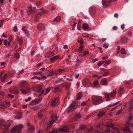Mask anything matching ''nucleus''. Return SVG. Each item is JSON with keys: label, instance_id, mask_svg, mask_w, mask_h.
<instances>
[{"label": "nucleus", "instance_id": "obj_29", "mask_svg": "<svg viewBox=\"0 0 133 133\" xmlns=\"http://www.w3.org/2000/svg\"><path fill=\"white\" fill-rule=\"evenodd\" d=\"M116 93V92L115 90H114L113 91L111 92L110 96L111 97H112L114 96Z\"/></svg>", "mask_w": 133, "mask_h": 133}, {"label": "nucleus", "instance_id": "obj_61", "mask_svg": "<svg viewBox=\"0 0 133 133\" xmlns=\"http://www.w3.org/2000/svg\"><path fill=\"white\" fill-rule=\"evenodd\" d=\"M41 4V2L40 1H38L37 2V6H39Z\"/></svg>", "mask_w": 133, "mask_h": 133}, {"label": "nucleus", "instance_id": "obj_35", "mask_svg": "<svg viewBox=\"0 0 133 133\" xmlns=\"http://www.w3.org/2000/svg\"><path fill=\"white\" fill-rule=\"evenodd\" d=\"M121 53L122 54H125L126 53V52L124 49L123 48L121 49Z\"/></svg>", "mask_w": 133, "mask_h": 133}, {"label": "nucleus", "instance_id": "obj_21", "mask_svg": "<svg viewBox=\"0 0 133 133\" xmlns=\"http://www.w3.org/2000/svg\"><path fill=\"white\" fill-rule=\"evenodd\" d=\"M83 96L82 94L80 92H79L77 95L76 99L77 100L80 99Z\"/></svg>", "mask_w": 133, "mask_h": 133}, {"label": "nucleus", "instance_id": "obj_25", "mask_svg": "<svg viewBox=\"0 0 133 133\" xmlns=\"http://www.w3.org/2000/svg\"><path fill=\"white\" fill-rule=\"evenodd\" d=\"M34 75H39L40 76H42V73L41 72H34L33 73Z\"/></svg>", "mask_w": 133, "mask_h": 133}, {"label": "nucleus", "instance_id": "obj_28", "mask_svg": "<svg viewBox=\"0 0 133 133\" xmlns=\"http://www.w3.org/2000/svg\"><path fill=\"white\" fill-rule=\"evenodd\" d=\"M83 47L81 45L79 47V48L78 49V51L80 53H81L83 51Z\"/></svg>", "mask_w": 133, "mask_h": 133}, {"label": "nucleus", "instance_id": "obj_33", "mask_svg": "<svg viewBox=\"0 0 133 133\" xmlns=\"http://www.w3.org/2000/svg\"><path fill=\"white\" fill-rule=\"evenodd\" d=\"M104 62L102 61H101L99 62L97 64V65L98 66H100L102 65V64H104Z\"/></svg>", "mask_w": 133, "mask_h": 133}, {"label": "nucleus", "instance_id": "obj_1", "mask_svg": "<svg viewBox=\"0 0 133 133\" xmlns=\"http://www.w3.org/2000/svg\"><path fill=\"white\" fill-rule=\"evenodd\" d=\"M102 101V97L101 96H97L93 99V102L95 105L100 104Z\"/></svg>", "mask_w": 133, "mask_h": 133}, {"label": "nucleus", "instance_id": "obj_31", "mask_svg": "<svg viewBox=\"0 0 133 133\" xmlns=\"http://www.w3.org/2000/svg\"><path fill=\"white\" fill-rule=\"evenodd\" d=\"M83 29H88L89 28V27L88 25L87 24H84L83 25Z\"/></svg>", "mask_w": 133, "mask_h": 133}, {"label": "nucleus", "instance_id": "obj_19", "mask_svg": "<svg viewBox=\"0 0 133 133\" xmlns=\"http://www.w3.org/2000/svg\"><path fill=\"white\" fill-rule=\"evenodd\" d=\"M59 84L60 86L59 87V88L61 87V86L63 84L62 86H63L65 84V83L62 80H59ZM61 90V89L59 88V91H60Z\"/></svg>", "mask_w": 133, "mask_h": 133}, {"label": "nucleus", "instance_id": "obj_40", "mask_svg": "<svg viewBox=\"0 0 133 133\" xmlns=\"http://www.w3.org/2000/svg\"><path fill=\"white\" fill-rule=\"evenodd\" d=\"M119 102H119H116L114 104H110V105H109V107H110V106H114V105H116V104H118Z\"/></svg>", "mask_w": 133, "mask_h": 133}, {"label": "nucleus", "instance_id": "obj_62", "mask_svg": "<svg viewBox=\"0 0 133 133\" xmlns=\"http://www.w3.org/2000/svg\"><path fill=\"white\" fill-rule=\"evenodd\" d=\"M129 108L131 109H133V104H130Z\"/></svg>", "mask_w": 133, "mask_h": 133}, {"label": "nucleus", "instance_id": "obj_24", "mask_svg": "<svg viewBox=\"0 0 133 133\" xmlns=\"http://www.w3.org/2000/svg\"><path fill=\"white\" fill-rule=\"evenodd\" d=\"M49 133H58V130L56 128H54L52 131H50Z\"/></svg>", "mask_w": 133, "mask_h": 133}, {"label": "nucleus", "instance_id": "obj_34", "mask_svg": "<svg viewBox=\"0 0 133 133\" xmlns=\"http://www.w3.org/2000/svg\"><path fill=\"white\" fill-rule=\"evenodd\" d=\"M104 62L105 64H109L111 62V61L110 60L108 59L105 61Z\"/></svg>", "mask_w": 133, "mask_h": 133}, {"label": "nucleus", "instance_id": "obj_37", "mask_svg": "<svg viewBox=\"0 0 133 133\" xmlns=\"http://www.w3.org/2000/svg\"><path fill=\"white\" fill-rule=\"evenodd\" d=\"M42 14L41 12H38L37 14L36 15V17L37 18H39V17L41 16Z\"/></svg>", "mask_w": 133, "mask_h": 133}, {"label": "nucleus", "instance_id": "obj_30", "mask_svg": "<svg viewBox=\"0 0 133 133\" xmlns=\"http://www.w3.org/2000/svg\"><path fill=\"white\" fill-rule=\"evenodd\" d=\"M21 92L24 94H27V91L26 90L23 89H21Z\"/></svg>", "mask_w": 133, "mask_h": 133}, {"label": "nucleus", "instance_id": "obj_5", "mask_svg": "<svg viewBox=\"0 0 133 133\" xmlns=\"http://www.w3.org/2000/svg\"><path fill=\"white\" fill-rule=\"evenodd\" d=\"M96 8L94 7H91L89 10V13L91 15H93L95 14L96 11Z\"/></svg>", "mask_w": 133, "mask_h": 133}, {"label": "nucleus", "instance_id": "obj_9", "mask_svg": "<svg viewBox=\"0 0 133 133\" xmlns=\"http://www.w3.org/2000/svg\"><path fill=\"white\" fill-rule=\"evenodd\" d=\"M129 39L125 37H122L120 39L119 42L121 43H125L128 41Z\"/></svg>", "mask_w": 133, "mask_h": 133}, {"label": "nucleus", "instance_id": "obj_12", "mask_svg": "<svg viewBox=\"0 0 133 133\" xmlns=\"http://www.w3.org/2000/svg\"><path fill=\"white\" fill-rule=\"evenodd\" d=\"M58 101V99L57 98H56L51 104V105L53 107H54L57 105V102Z\"/></svg>", "mask_w": 133, "mask_h": 133}, {"label": "nucleus", "instance_id": "obj_17", "mask_svg": "<svg viewBox=\"0 0 133 133\" xmlns=\"http://www.w3.org/2000/svg\"><path fill=\"white\" fill-rule=\"evenodd\" d=\"M107 81L105 78L102 79L101 81V83L103 85H107Z\"/></svg>", "mask_w": 133, "mask_h": 133}, {"label": "nucleus", "instance_id": "obj_49", "mask_svg": "<svg viewBox=\"0 0 133 133\" xmlns=\"http://www.w3.org/2000/svg\"><path fill=\"white\" fill-rule=\"evenodd\" d=\"M84 37L86 38H88L89 36V35L88 34H85L84 35Z\"/></svg>", "mask_w": 133, "mask_h": 133}, {"label": "nucleus", "instance_id": "obj_2", "mask_svg": "<svg viewBox=\"0 0 133 133\" xmlns=\"http://www.w3.org/2000/svg\"><path fill=\"white\" fill-rule=\"evenodd\" d=\"M32 89L34 91L40 92L41 94H42L44 92L43 90H42V87L39 85H37L33 87Z\"/></svg>", "mask_w": 133, "mask_h": 133}, {"label": "nucleus", "instance_id": "obj_52", "mask_svg": "<svg viewBox=\"0 0 133 133\" xmlns=\"http://www.w3.org/2000/svg\"><path fill=\"white\" fill-rule=\"evenodd\" d=\"M98 84V82L97 81H96L94 82V84L96 85H97Z\"/></svg>", "mask_w": 133, "mask_h": 133}, {"label": "nucleus", "instance_id": "obj_47", "mask_svg": "<svg viewBox=\"0 0 133 133\" xmlns=\"http://www.w3.org/2000/svg\"><path fill=\"white\" fill-rule=\"evenodd\" d=\"M64 71V70L62 69H59V73L63 72Z\"/></svg>", "mask_w": 133, "mask_h": 133}, {"label": "nucleus", "instance_id": "obj_39", "mask_svg": "<svg viewBox=\"0 0 133 133\" xmlns=\"http://www.w3.org/2000/svg\"><path fill=\"white\" fill-rule=\"evenodd\" d=\"M104 95L105 97L107 98L108 99H109L110 97V95L109 96V95L108 94H105Z\"/></svg>", "mask_w": 133, "mask_h": 133}, {"label": "nucleus", "instance_id": "obj_32", "mask_svg": "<svg viewBox=\"0 0 133 133\" xmlns=\"http://www.w3.org/2000/svg\"><path fill=\"white\" fill-rule=\"evenodd\" d=\"M124 92V89L123 88H121L119 89V93L121 94H122Z\"/></svg>", "mask_w": 133, "mask_h": 133}, {"label": "nucleus", "instance_id": "obj_22", "mask_svg": "<svg viewBox=\"0 0 133 133\" xmlns=\"http://www.w3.org/2000/svg\"><path fill=\"white\" fill-rule=\"evenodd\" d=\"M113 126V124H111V125H107V128L105 130V132H109L110 131V127H112Z\"/></svg>", "mask_w": 133, "mask_h": 133}, {"label": "nucleus", "instance_id": "obj_48", "mask_svg": "<svg viewBox=\"0 0 133 133\" xmlns=\"http://www.w3.org/2000/svg\"><path fill=\"white\" fill-rule=\"evenodd\" d=\"M5 103L6 105L8 107H9L10 106V103L9 102L6 101Z\"/></svg>", "mask_w": 133, "mask_h": 133}, {"label": "nucleus", "instance_id": "obj_18", "mask_svg": "<svg viewBox=\"0 0 133 133\" xmlns=\"http://www.w3.org/2000/svg\"><path fill=\"white\" fill-rule=\"evenodd\" d=\"M123 130L124 132H131V130L129 127L127 126L126 125H125L123 128Z\"/></svg>", "mask_w": 133, "mask_h": 133}, {"label": "nucleus", "instance_id": "obj_27", "mask_svg": "<svg viewBox=\"0 0 133 133\" xmlns=\"http://www.w3.org/2000/svg\"><path fill=\"white\" fill-rule=\"evenodd\" d=\"M81 117V115L79 114H76L75 116V117L77 119H79Z\"/></svg>", "mask_w": 133, "mask_h": 133}, {"label": "nucleus", "instance_id": "obj_8", "mask_svg": "<svg viewBox=\"0 0 133 133\" xmlns=\"http://www.w3.org/2000/svg\"><path fill=\"white\" fill-rule=\"evenodd\" d=\"M16 40L19 45H21L23 43V40L22 37L17 36L16 37Z\"/></svg>", "mask_w": 133, "mask_h": 133}, {"label": "nucleus", "instance_id": "obj_38", "mask_svg": "<svg viewBox=\"0 0 133 133\" xmlns=\"http://www.w3.org/2000/svg\"><path fill=\"white\" fill-rule=\"evenodd\" d=\"M20 55L18 53H17L14 55V57L15 58H18L19 57Z\"/></svg>", "mask_w": 133, "mask_h": 133}, {"label": "nucleus", "instance_id": "obj_14", "mask_svg": "<svg viewBox=\"0 0 133 133\" xmlns=\"http://www.w3.org/2000/svg\"><path fill=\"white\" fill-rule=\"evenodd\" d=\"M10 76L9 74L7 73L5 74L3 77L1 78V81L2 82H4L6 81V79L9 76Z\"/></svg>", "mask_w": 133, "mask_h": 133}, {"label": "nucleus", "instance_id": "obj_4", "mask_svg": "<svg viewBox=\"0 0 133 133\" xmlns=\"http://www.w3.org/2000/svg\"><path fill=\"white\" fill-rule=\"evenodd\" d=\"M23 128V126L21 125H20L13 128L11 130V132L12 133H14L16 131L21 130Z\"/></svg>", "mask_w": 133, "mask_h": 133}, {"label": "nucleus", "instance_id": "obj_15", "mask_svg": "<svg viewBox=\"0 0 133 133\" xmlns=\"http://www.w3.org/2000/svg\"><path fill=\"white\" fill-rule=\"evenodd\" d=\"M108 2H107L106 0H103L102 4L104 7H108L109 6Z\"/></svg>", "mask_w": 133, "mask_h": 133}, {"label": "nucleus", "instance_id": "obj_23", "mask_svg": "<svg viewBox=\"0 0 133 133\" xmlns=\"http://www.w3.org/2000/svg\"><path fill=\"white\" fill-rule=\"evenodd\" d=\"M105 113L104 112L101 111L99 112L98 114L97 115V116L98 117H101Z\"/></svg>", "mask_w": 133, "mask_h": 133}, {"label": "nucleus", "instance_id": "obj_57", "mask_svg": "<svg viewBox=\"0 0 133 133\" xmlns=\"http://www.w3.org/2000/svg\"><path fill=\"white\" fill-rule=\"evenodd\" d=\"M76 86H77V88H78L79 87H80V83L79 82H77L76 84Z\"/></svg>", "mask_w": 133, "mask_h": 133}, {"label": "nucleus", "instance_id": "obj_46", "mask_svg": "<svg viewBox=\"0 0 133 133\" xmlns=\"http://www.w3.org/2000/svg\"><path fill=\"white\" fill-rule=\"evenodd\" d=\"M132 116L131 115H130L128 119V121H130L132 119Z\"/></svg>", "mask_w": 133, "mask_h": 133}, {"label": "nucleus", "instance_id": "obj_6", "mask_svg": "<svg viewBox=\"0 0 133 133\" xmlns=\"http://www.w3.org/2000/svg\"><path fill=\"white\" fill-rule=\"evenodd\" d=\"M57 118V117L56 115H54L52 116V119L50 121L49 123V125L50 127L52 124L53 123H55L56 121Z\"/></svg>", "mask_w": 133, "mask_h": 133}, {"label": "nucleus", "instance_id": "obj_7", "mask_svg": "<svg viewBox=\"0 0 133 133\" xmlns=\"http://www.w3.org/2000/svg\"><path fill=\"white\" fill-rule=\"evenodd\" d=\"M28 84V83L27 82L22 81L20 83L19 87L21 88H24Z\"/></svg>", "mask_w": 133, "mask_h": 133}, {"label": "nucleus", "instance_id": "obj_45", "mask_svg": "<svg viewBox=\"0 0 133 133\" xmlns=\"http://www.w3.org/2000/svg\"><path fill=\"white\" fill-rule=\"evenodd\" d=\"M109 45L107 44H104L103 45V47H104L105 48H108V47Z\"/></svg>", "mask_w": 133, "mask_h": 133}, {"label": "nucleus", "instance_id": "obj_26", "mask_svg": "<svg viewBox=\"0 0 133 133\" xmlns=\"http://www.w3.org/2000/svg\"><path fill=\"white\" fill-rule=\"evenodd\" d=\"M9 92L12 94H17L18 93V91L17 90H16L15 91H14V90L13 89H11L9 90Z\"/></svg>", "mask_w": 133, "mask_h": 133}, {"label": "nucleus", "instance_id": "obj_41", "mask_svg": "<svg viewBox=\"0 0 133 133\" xmlns=\"http://www.w3.org/2000/svg\"><path fill=\"white\" fill-rule=\"evenodd\" d=\"M31 79H38L39 80H40L41 79L39 77H37V76H34L32 78H31Z\"/></svg>", "mask_w": 133, "mask_h": 133}, {"label": "nucleus", "instance_id": "obj_20", "mask_svg": "<svg viewBox=\"0 0 133 133\" xmlns=\"http://www.w3.org/2000/svg\"><path fill=\"white\" fill-rule=\"evenodd\" d=\"M58 58V57L57 56H56L50 58V60L51 62H53L57 59Z\"/></svg>", "mask_w": 133, "mask_h": 133}, {"label": "nucleus", "instance_id": "obj_56", "mask_svg": "<svg viewBox=\"0 0 133 133\" xmlns=\"http://www.w3.org/2000/svg\"><path fill=\"white\" fill-rule=\"evenodd\" d=\"M125 25L124 24H122L121 25V28L123 30L124 29Z\"/></svg>", "mask_w": 133, "mask_h": 133}, {"label": "nucleus", "instance_id": "obj_10", "mask_svg": "<svg viewBox=\"0 0 133 133\" xmlns=\"http://www.w3.org/2000/svg\"><path fill=\"white\" fill-rule=\"evenodd\" d=\"M75 104V103L74 102L71 103L70 106V109L69 110V111H72L75 109L76 108Z\"/></svg>", "mask_w": 133, "mask_h": 133}, {"label": "nucleus", "instance_id": "obj_36", "mask_svg": "<svg viewBox=\"0 0 133 133\" xmlns=\"http://www.w3.org/2000/svg\"><path fill=\"white\" fill-rule=\"evenodd\" d=\"M78 42L81 44H82L83 43V40L82 38H80L78 40Z\"/></svg>", "mask_w": 133, "mask_h": 133}, {"label": "nucleus", "instance_id": "obj_44", "mask_svg": "<svg viewBox=\"0 0 133 133\" xmlns=\"http://www.w3.org/2000/svg\"><path fill=\"white\" fill-rule=\"evenodd\" d=\"M4 122V121L3 120H1L0 121V128L1 127V125H3V123Z\"/></svg>", "mask_w": 133, "mask_h": 133}, {"label": "nucleus", "instance_id": "obj_60", "mask_svg": "<svg viewBox=\"0 0 133 133\" xmlns=\"http://www.w3.org/2000/svg\"><path fill=\"white\" fill-rule=\"evenodd\" d=\"M31 99V97H28V99H25V101H26V102H27L28 101H29Z\"/></svg>", "mask_w": 133, "mask_h": 133}, {"label": "nucleus", "instance_id": "obj_50", "mask_svg": "<svg viewBox=\"0 0 133 133\" xmlns=\"http://www.w3.org/2000/svg\"><path fill=\"white\" fill-rule=\"evenodd\" d=\"M50 89L49 88H48L46 90H45V93H46V94H44V95L48 93L50 91Z\"/></svg>", "mask_w": 133, "mask_h": 133}, {"label": "nucleus", "instance_id": "obj_42", "mask_svg": "<svg viewBox=\"0 0 133 133\" xmlns=\"http://www.w3.org/2000/svg\"><path fill=\"white\" fill-rule=\"evenodd\" d=\"M89 53V52L87 51H86L84 52L83 55L84 56H85L87 55Z\"/></svg>", "mask_w": 133, "mask_h": 133}, {"label": "nucleus", "instance_id": "obj_16", "mask_svg": "<svg viewBox=\"0 0 133 133\" xmlns=\"http://www.w3.org/2000/svg\"><path fill=\"white\" fill-rule=\"evenodd\" d=\"M60 131L64 133L67 132L69 131V129L66 127L63 128L61 129H59V131Z\"/></svg>", "mask_w": 133, "mask_h": 133}, {"label": "nucleus", "instance_id": "obj_64", "mask_svg": "<svg viewBox=\"0 0 133 133\" xmlns=\"http://www.w3.org/2000/svg\"><path fill=\"white\" fill-rule=\"evenodd\" d=\"M30 130H31V131H33L34 130V128L33 126H32L31 127L30 129Z\"/></svg>", "mask_w": 133, "mask_h": 133}, {"label": "nucleus", "instance_id": "obj_11", "mask_svg": "<svg viewBox=\"0 0 133 133\" xmlns=\"http://www.w3.org/2000/svg\"><path fill=\"white\" fill-rule=\"evenodd\" d=\"M44 28V25L42 24H40L37 26V28L39 31H43Z\"/></svg>", "mask_w": 133, "mask_h": 133}, {"label": "nucleus", "instance_id": "obj_55", "mask_svg": "<svg viewBox=\"0 0 133 133\" xmlns=\"http://www.w3.org/2000/svg\"><path fill=\"white\" fill-rule=\"evenodd\" d=\"M109 74V72L107 71L105 72L104 74H103V75L104 76H106L108 75Z\"/></svg>", "mask_w": 133, "mask_h": 133}, {"label": "nucleus", "instance_id": "obj_53", "mask_svg": "<svg viewBox=\"0 0 133 133\" xmlns=\"http://www.w3.org/2000/svg\"><path fill=\"white\" fill-rule=\"evenodd\" d=\"M98 60V59L97 58L94 59L92 60V62L93 63H94L96 61H97Z\"/></svg>", "mask_w": 133, "mask_h": 133}, {"label": "nucleus", "instance_id": "obj_59", "mask_svg": "<svg viewBox=\"0 0 133 133\" xmlns=\"http://www.w3.org/2000/svg\"><path fill=\"white\" fill-rule=\"evenodd\" d=\"M70 87V85L69 84H66L65 85V88L66 89H68Z\"/></svg>", "mask_w": 133, "mask_h": 133}, {"label": "nucleus", "instance_id": "obj_54", "mask_svg": "<svg viewBox=\"0 0 133 133\" xmlns=\"http://www.w3.org/2000/svg\"><path fill=\"white\" fill-rule=\"evenodd\" d=\"M54 21L55 22H58V18L57 17L56 18H55L54 20Z\"/></svg>", "mask_w": 133, "mask_h": 133}, {"label": "nucleus", "instance_id": "obj_43", "mask_svg": "<svg viewBox=\"0 0 133 133\" xmlns=\"http://www.w3.org/2000/svg\"><path fill=\"white\" fill-rule=\"evenodd\" d=\"M85 128V126L84 125H82L80 126V129L81 130H83Z\"/></svg>", "mask_w": 133, "mask_h": 133}, {"label": "nucleus", "instance_id": "obj_51", "mask_svg": "<svg viewBox=\"0 0 133 133\" xmlns=\"http://www.w3.org/2000/svg\"><path fill=\"white\" fill-rule=\"evenodd\" d=\"M122 111V109L118 110V111L116 112V114L117 115H118L119 114H120V113Z\"/></svg>", "mask_w": 133, "mask_h": 133}, {"label": "nucleus", "instance_id": "obj_63", "mask_svg": "<svg viewBox=\"0 0 133 133\" xmlns=\"http://www.w3.org/2000/svg\"><path fill=\"white\" fill-rule=\"evenodd\" d=\"M86 104V102H83V103H82L81 104V105L82 106H84Z\"/></svg>", "mask_w": 133, "mask_h": 133}, {"label": "nucleus", "instance_id": "obj_58", "mask_svg": "<svg viewBox=\"0 0 133 133\" xmlns=\"http://www.w3.org/2000/svg\"><path fill=\"white\" fill-rule=\"evenodd\" d=\"M32 109L34 110H36L38 109V107L37 106H35L32 108Z\"/></svg>", "mask_w": 133, "mask_h": 133}, {"label": "nucleus", "instance_id": "obj_13", "mask_svg": "<svg viewBox=\"0 0 133 133\" xmlns=\"http://www.w3.org/2000/svg\"><path fill=\"white\" fill-rule=\"evenodd\" d=\"M12 123V122L11 121H8L6 123H5V124L4 125V126L5 127V129H8L9 127L10 126Z\"/></svg>", "mask_w": 133, "mask_h": 133}, {"label": "nucleus", "instance_id": "obj_3", "mask_svg": "<svg viewBox=\"0 0 133 133\" xmlns=\"http://www.w3.org/2000/svg\"><path fill=\"white\" fill-rule=\"evenodd\" d=\"M83 85L87 87H88L91 85L90 81L87 79H84L82 80Z\"/></svg>", "mask_w": 133, "mask_h": 133}]
</instances>
